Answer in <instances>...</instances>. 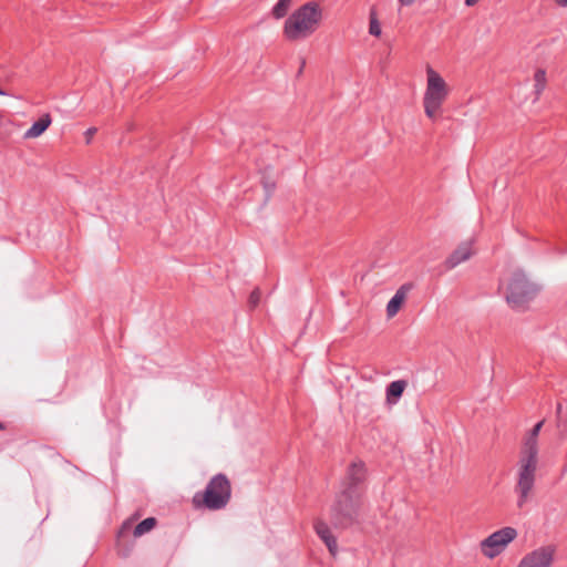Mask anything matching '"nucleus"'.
Segmentation results:
<instances>
[{
	"instance_id": "31",
	"label": "nucleus",
	"mask_w": 567,
	"mask_h": 567,
	"mask_svg": "<svg viewBox=\"0 0 567 567\" xmlns=\"http://www.w3.org/2000/svg\"><path fill=\"white\" fill-rule=\"evenodd\" d=\"M558 427H559V429H563V431H565V430H566V429H565V423H564V421H563V420H561L560 426H558Z\"/></svg>"
},
{
	"instance_id": "28",
	"label": "nucleus",
	"mask_w": 567,
	"mask_h": 567,
	"mask_svg": "<svg viewBox=\"0 0 567 567\" xmlns=\"http://www.w3.org/2000/svg\"><path fill=\"white\" fill-rule=\"evenodd\" d=\"M497 532H516V530L513 527L506 526V527L498 529Z\"/></svg>"
},
{
	"instance_id": "13",
	"label": "nucleus",
	"mask_w": 567,
	"mask_h": 567,
	"mask_svg": "<svg viewBox=\"0 0 567 567\" xmlns=\"http://www.w3.org/2000/svg\"><path fill=\"white\" fill-rule=\"evenodd\" d=\"M408 383L405 380L392 381L386 386V400L390 404H395L401 399Z\"/></svg>"
},
{
	"instance_id": "18",
	"label": "nucleus",
	"mask_w": 567,
	"mask_h": 567,
	"mask_svg": "<svg viewBox=\"0 0 567 567\" xmlns=\"http://www.w3.org/2000/svg\"><path fill=\"white\" fill-rule=\"evenodd\" d=\"M138 515L134 514L131 517L126 518L117 532H133L134 526L137 524Z\"/></svg>"
},
{
	"instance_id": "8",
	"label": "nucleus",
	"mask_w": 567,
	"mask_h": 567,
	"mask_svg": "<svg viewBox=\"0 0 567 567\" xmlns=\"http://www.w3.org/2000/svg\"><path fill=\"white\" fill-rule=\"evenodd\" d=\"M516 535L517 534H489L487 538L481 542V550L486 557L494 558L515 539Z\"/></svg>"
},
{
	"instance_id": "16",
	"label": "nucleus",
	"mask_w": 567,
	"mask_h": 567,
	"mask_svg": "<svg viewBox=\"0 0 567 567\" xmlns=\"http://www.w3.org/2000/svg\"><path fill=\"white\" fill-rule=\"evenodd\" d=\"M157 525L155 517H147L134 526L133 532H151Z\"/></svg>"
},
{
	"instance_id": "27",
	"label": "nucleus",
	"mask_w": 567,
	"mask_h": 567,
	"mask_svg": "<svg viewBox=\"0 0 567 567\" xmlns=\"http://www.w3.org/2000/svg\"><path fill=\"white\" fill-rule=\"evenodd\" d=\"M400 4L403 6V7H408V6H411L414 0H399Z\"/></svg>"
},
{
	"instance_id": "30",
	"label": "nucleus",
	"mask_w": 567,
	"mask_h": 567,
	"mask_svg": "<svg viewBox=\"0 0 567 567\" xmlns=\"http://www.w3.org/2000/svg\"><path fill=\"white\" fill-rule=\"evenodd\" d=\"M476 1H477V0H465V4H466L467 7H472V6H474V4L476 3Z\"/></svg>"
},
{
	"instance_id": "34",
	"label": "nucleus",
	"mask_w": 567,
	"mask_h": 567,
	"mask_svg": "<svg viewBox=\"0 0 567 567\" xmlns=\"http://www.w3.org/2000/svg\"><path fill=\"white\" fill-rule=\"evenodd\" d=\"M4 429V425L2 422H0V430H3Z\"/></svg>"
},
{
	"instance_id": "25",
	"label": "nucleus",
	"mask_w": 567,
	"mask_h": 567,
	"mask_svg": "<svg viewBox=\"0 0 567 567\" xmlns=\"http://www.w3.org/2000/svg\"><path fill=\"white\" fill-rule=\"evenodd\" d=\"M561 403H557V406H556V414H557V419H558V423H557V426H560V423H561Z\"/></svg>"
},
{
	"instance_id": "24",
	"label": "nucleus",
	"mask_w": 567,
	"mask_h": 567,
	"mask_svg": "<svg viewBox=\"0 0 567 567\" xmlns=\"http://www.w3.org/2000/svg\"><path fill=\"white\" fill-rule=\"evenodd\" d=\"M545 85L546 83H538V82H535V94H536V97H538L540 95V93L544 91L545 89Z\"/></svg>"
},
{
	"instance_id": "33",
	"label": "nucleus",
	"mask_w": 567,
	"mask_h": 567,
	"mask_svg": "<svg viewBox=\"0 0 567 567\" xmlns=\"http://www.w3.org/2000/svg\"><path fill=\"white\" fill-rule=\"evenodd\" d=\"M303 65H305V61H302V65H301V68L299 69V74L302 72V68H303Z\"/></svg>"
},
{
	"instance_id": "12",
	"label": "nucleus",
	"mask_w": 567,
	"mask_h": 567,
	"mask_svg": "<svg viewBox=\"0 0 567 567\" xmlns=\"http://www.w3.org/2000/svg\"><path fill=\"white\" fill-rule=\"evenodd\" d=\"M51 124V116L50 114H43L39 120H37L29 130L25 131L23 137L29 138H35L42 135L47 128Z\"/></svg>"
},
{
	"instance_id": "21",
	"label": "nucleus",
	"mask_w": 567,
	"mask_h": 567,
	"mask_svg": "<svg viewBox=\"0 0 567 567\" xmlns=\"http://www.w3.org/2000/svg\"><path fill=\"white\" fill-rule=\"evenodd\" d=\"M544 423L545 421L542 420L539 422H537L528 432H526L527 434H529V436H536L538 437L539 436V433L544 426Z\"/></svg>"
},
{
	"instance_id": "10",
	"label": "nucleus",
	"mask_w": 567,
	"mask_h": 567,
	"mask_svg": "<svg viewBox=\"0 0 567 567\" xmlns=\"http://www.w3.org/2000/svg\"><path fill=\"white\" fill-rule=\"evenodd\" d=\"M143 534H115V548L120 556L127 557L134 546L137 536Z\"/></svg>"
},
{
	"instance_id": "14",
	"label": "nucleus",
	"mask_w": 567,
	"mask_h": 567,
	"mask_svg": "<svg viewBox=\"0 0 567 567\" xmlns=\"http://www.w3.org/2000/svg\"><path fill=\"white\" fill-rule=\"evenodd\" d=\"M292 0H278L272 8V14L276 19L284 18L291 4Z\"/></svg>"
},
{
	"instance_id": "32",
	"label": "nucleus",
	"mask_w": 567,
	"mask_h": 567,
	"mask_svg": "<svg viewBox=\"0 0 567 567\" xmlns=\"http://www.w3.org/2000/svg\"><path fill=\"white\" fill-rule=\"evenodd\" d=\"M0 95H7V93L0 87Z\"/></svg>"
},
{
	"instance_id": "23",
	"label": "nucleus",
	"mask_w": 567,
	"mask_h": 567,
	"mask_svg": "<svg viewBox=\"0 0 567 567\" xmlns=\"http://www.w3.org/2000/svg\"><path fill=\"white\" fill-rule=\"evenodd\" d=\"M315 532H318V533H321V532H330L329 527L327 526L326 523L321 522V520H318L316 524H315Z\"/></svg>"
},
{
	"instance_id": "4",
	"label": "nucleus",
	"mask_w": 567,
	"mask_h": 567,
	"mask_svg": "<svg viewBox=\"0 0 567 567\" xmlns=\"http://www.w3.org/2000/svg\"><path fill=\"white\" fill-rule=\"evenodd\" d=\"M231 495V487L224 474H217L210 478L203 493H196L193 504L196 508L205 507L212 511L224 508Z\"/></svg>"
},
{
	"instance_id": "5",
	"label": "nucleus",
	"mask_w": 567,
	"mask_h": 567,
	"mask_svg": "<svg viewBox=\"0 0 567 567\" xmlns=\"http://www.w3.org/2000/svg\"><path fill=\"white\" fill-rule=\"evenodd\" d=\"M539 288L522 270L513 272L507 285L506 301L515 310H524L537 295Z\"/></svg>"
},
{
	"instance_id": "6",
	"label": "nucleus",
	"mask_w": 567,
	"mask_h": 567,
	"mask_svg": "<svg viewBox=\"0 0 567 567\" xmlns=\"http://www.w3.org/2000/svg\"><path fill=\"white\" fill-rule=\"evenodd\" d=\"M447 94L449 90L444 79L432 68H427V85L423 99L424 111L427 117H435Z\"/></svg>"
},
{
	"instance_id": "15",
	"label": "nucleus",
	"mask_w": 567,
	"mask_h": 567,
	"mask_svg": "<svg viewBox=\"0 0 567 567\" xmlns=\"http://www.w3.org/2000/svg\"><path fill=\"white\" fill-rule=\"evenodd\" d=\"M322 543L327 546L330 554L336 556L338 553L337 538L334 534H318Z\"/></svg>"
},
{
	"instance_id": "22",
	"label": "nucleus",
	"mask_w": 567,
	"mask_h": 567,
	"mask_svg": "<svg viewBox=\"0 0 567 567\" xmlns=\"http://www.w3.org/2000/svg\"><path fill=\"white\" fill-rule=\"evenodd\" d=\"M535 82H538V83H546V71L543 70V69H538L536 72H535Z\"/></svg>"
},
{
	"instance_id": "7",
	"label": "nucleus",
	"mask_w": 567,
	"mask_h": 567,
	"mask_svg": "<svg viewBox=\"0 0 567 567\" xmlns=\"http://www.w3.org/2000/svg\"><path fill=\"white\" fill-rule=\"evenodd\" d=\"M556 553L555 545L538 547L526 554L517 567H551Z\"/></svg>"
},
{
	"instance_id": "20",
	"label": "nucleus",
	"mask_w": 567,
	"mask_h": 567,
	"mask_svg": "<svg viewBox=\"0 0 567 567\" xmlns=\"http://www.w3.org/2000/svg\"><path fill=\"white\" fill-rule=\"evenodd\" d=\"M259 300H260V291H259L258 289H255V290L250 293V296H249V300H248L249 306H250L251 308L257 307V306H258V303H259Z\"/></svg>"
},
{
	"instance_id": "17",
	"label": "nucleus",
	"mask_w": 567,
	"mask_h": 567,
	"mask_svg": "<svg viewBox=\"0 0 567 567\" xmlns=\"http://www.w3.org/2000/svg\"><path fill=\"white\" fill-rule=\"evenodd\" d=\"M369 33L374 37H379L381 34V25L375 17V12L373 10L370 13Z\"/></svg>"
},
{
	"instance_id": "26",
	"label": "nucleus",
	"mask_w": 567,
	"mask_h": 567,
	"mask_svg": "<svg viewBox=\"0 0 567 567\" xmlns=\"http://www.w3.org/2000/svg\"><path fill=\"white\" fill-rule=\"evenodd\" d=\"M96 132V128L95 127H91L89 128L85 134L87 136V142H90V137Z\"/></svg>"
},
{
	"instance_id": "2",
	"label": "nucleus",
	"mask_w": 567,
	"mask_h": 567,
	"mask_svg": "<svg viewBox=\"0 0 567 567\" xmlns=\"http://www.w3.org/2000/svg\"><path fill=\"white\" fill-rule=\"evenodd\" d=\"M538 437L525 434L518 460V481L516 492L518 494L517 505L523 507L535 484V474L538 465Z\"/></svg>"
},
{
	"instance_id": "9",
	"label": "nucleus",
	"mask_w": 567,
	"mask_h": 567,
	"mask_svg": "<svg viewBox=\"0 0 567 567\" xmlns=\"http://www.w3.org/2000/svg\"><path fill=\"white\" fill-rule=\"evenodd\" d=\"M472 255L473 250L471 248V243H462L445 260V266L447 269H453L460 264L468 260Z\"/></svg>"
},
{
	"instance_id": "19",
	"label": "nucleus",
	"mask_w": 567,
	"mask_h": 567,
	"mask_svg": "<svg viewBox=\"0 0 567 567\" xmlns=\"http://www.w3.org/2000/svg\"><path fill=\"white\" fill-rule=\"evenodd\" d=\"M262 185H264V189H265V193H266V198L265 200H268L272 194V192L275 190V182H271V181H264L262 182Z\"/></svg>"
},
{
	"instance_id": "1",
	"label": "nucleus",
	"mask_w": 567,
	"mask_h": 567,
	"mask_svg": "<svg viewBox=\"0 0 567 567\" xmlns=\"http://www.w3.org/2000/svg\"><path fill=\"white\" fill-rule=\"evenodd\" d=\"M365 474L362 462H353L348 467L331 508V523L334 528L346 529L359 523L364 504Z\"/></svg>"
},
{
	"instance_id": "3",
	"label": "nucleus",
	"mask_w": 567,
	"mask_h": 567,
	"mask_svg": "<svg viewBox=\"0 0 567 567\" xmlns=\"http://www.w3.org/2000/svg\"><path fill=\"white\" fill-rule=\"evenodd\" d=\"M322 10L315 1H309L295 10L285 21L284 34L289 41L310 37L319 27Z\"/></svg>"
},
{
	"instance_id": "29",
	"label": "nucleus",
	"mask_w": 567,
	"mask_h": 567,
	"mask_svg": "<svg viewBox=\"0 0 567 567\" xmlns=\"http://www.w3.org/2000/svg\"><path fill=\"white\" fill-rule=\"evenodd\" d=\"M556 2L560 7H567V0H556Z\"/></svg>"
},
{
	"instance_id": "11",
	"label": "nucleus",
	"mask_w": 567,
	"mask_h": 567,
	"mask_svg": "<svg viewBox=\"0 0 567 567\" xmlns=\"http://www.w3.org/2000/svg\"><path fill=\"white\" fill-rule=\"evenodd\" d=\"M411 288H412V284H404L395 291L394 296L389 300V302L386 305L388 317H390V318L394 317L399 312V310L405 299V296H406L408 291L411 290Z\"/></svg>"
}]
</instances>
